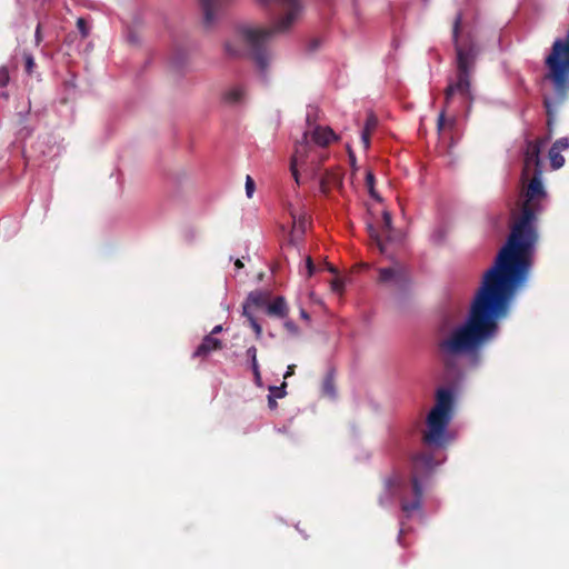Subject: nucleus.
Here are the masks:
<instances>
[{
    "label": "nucleus",
    "instance_id": "4be33fe9",
    "mask_svg": "<svg viewBox=\"0 0 569 569\" xmlns=\"http://www.w3.org/2000/svg\"><path fill=\"white\" fill-rule=\"evenodd\" d=\"M366 183H367V187L369 189V192H370L371 197L378 198L376 192H375V189H373L375 177H373V173L371 171L367 172Z\"/></svg>",
    "mask_w": 569,
    "mask_h": 569
},
{
    "label": "nucleus",
    "instance_id": "1a4fd4ad",
    "mask_svg": "<svg viewBox=\"0 0 569 569\" xmlns=\"http://www.w3.org/2000/svg\"><path fill=\"white\" fill-rule=\"evenodd\" d=\"M370 238L377 243L382 253L387 252V243L398 240L393 234L392 219L388 211L382 213V231L378 232L373 227H369Z\"/></svg>",
    "mask_w": 569,
    "mask_h": 569
},
{
    "label": "nucleus",
    "instance_id": "a211bd4d",
    "mask_svg": "<svg viewBox=\"0 0 569 569\" xmlns=\"http://www.w3.org/2000/svg\"><path fill=\"white\" fill-rule=\"evenodd\" d=\"M322 392H323V395H326L327 397H329L331 399L336 398V388H335L332 373H329L326 377V379L322 383Z\"/></svg>",
    "mask_w": 569,
    "mask_h": 569
},
{
    "label": "nucleus",
    "instance_id": "a878e982",
    "mask_svg": "<svg viewBox=\"0 0 569 569\" xmlns=\"http://www.w3.org/2000/svg\"><path fill=\"white\" fill-rule=\"evenodd\" d=\"M9 82V72L7 68L1 67L0 68V87L7 86Z\"/></svg>",
    "mask_w": 569,
    "mask_h": 569
},
{
    "label": "nucleus",
    "instance_id": "473e14b6",
    "mask_svg": "<svg viewBox=\"0 0 569 569\" xmlns=\"http://www.w3.org/2000/svg\"><path fill=\"white\" fill-rule=\"evenodd\" d=\"M293 373H295V365H290V366H288V368L283 375V378L287 379V378L291 377Z\"/></svg>",
    "mask_w": 569,
    "mask_h": 569
},
{
    "label": "nucleus",
    "instance_id": "2f4dec72",
    "mask_svg": "<svg viewBox=\"0 0 569 569\" xmlns=\"http://www.w3.org/2000/svg\"><path fill=\"white\" fill-rule=\"evenodd\" d=\"M370 134H371L370 132H366L363 130L361 132V141H362L365 149H368L370 146Z\"/></svg>",
    "mask_w": 569,
    "mask_h": 569
},
{
    "label": "nucleus",
    "instance_id": "aec40b11",
    "mask_svg": "<svg viewBox=\"0 0 569 569\" xmlns=\"http://www.w3.org/2000/svg\"><path fill=\"white\" fill-rule=\"evenodd\" d=\"M244 316L248 318V320L250 322V326L253 329L257 338H260L261 335H262L261 326L258 323V321L256 320V318L251 313H248V315H244Z\"/></svg>",
    "mask_w": 569,
    "mask_h": 569
},
{
    "label": "nucleus",
    "instance_id": "423d86ee",
    "mask_svg": "<svg viewBox=\"0 0 569 569\" xmlns=\"http://www.w3.org/2000/svg\"><path fill=\"white\" fill-rule=\"evenodd\" d=\"M307 129L301 140L297 141L295 152L290 162V170L297 183H299L298 168L308 162L311 164L322 161V154L316 148H325L338 140V136L328 126H319L310 122V114L307 116Z\"/></svg>",
    "mask_w": 569,
    "mask_h": 569
},
{
    "label": "nucleus",
    "instance_id": "f704fd0d",
    "mask_svg": "<svg viewBox=\"0 0 569 569\" xmlns=\"http://www.w3.org/2000/svg\"><path fill=\"white\" fill-rule=\"evenodd\" d=\"M268 405L270 409H274L277 407L276 398L273 396H268Z\"/></svg>",
    "mask_w": 569,
    "mask_h": 569
},
{
    "label": "nucleus",
    "instance_id": "c9c22d12",
    "mask_svg": "<svg viewBox=\"0 0 569 569\" xmlns=\"http://www.w3.org/2000/svg\"><path fill=\"white\" fill-rule=\"evenodd\" d=\"M221 331H222V326H221V325H218V326H216V327L211 330L210 335L213 337V335L220 333Z\"/></svg>",
    "mask_w": 569,
    "mask_h": 569
},
{
    "label": "nucleus",
    "instance_id": "a19ab883",
    "mask_svg": "<svg viewBox=\"0 0 569 569\" xmlns=\"http://www.w3.org/2000/svg\"><path fill=\"white\" fill-rule=\"evenodd\" d=\"M330 272L335 273L336 269L333 267H329Z\"/></svg>",
    "mask_w": 569,
    "mask_h": 569
},
{
    "label": "nucleus",
    "instance_id": "b1692460",
    "mask_svg": "<svg viewBox=\"0 0 569 569\" xmlns=\"http://www.w3.org/2000/svg\"><path fill=\"white\" fill-rule=\"evenodd\" d=\"M247 357L251 361V368H253L254 366H259L258 365V360H257V349H256V347H250V348L247 349Z\"/></svg>",
    "mask_w": 569,
    "mask_h": 569
},
{
    "label": "nucleus",
    "instance_id": "7ed1b4c3",
    "mask_svg": "<svg viewBox=\"0 0 569 569\" xmlns=\"http://www.w3.org/2000/svg\"><path fill=\"white\" fill-rule=\"evenodd\" d=\"M283 16L284 12L276 20L272 29L252 26L238 28L234 36L226 42L224 48L227 53L231 57H238L242 51L239 44H246L252 50V59L256 68L262 76H266L274 61V54L269 49L264 48L266 42L274 32H286L299 20L298 18L288 29L279 30L277 24Z\"/></svg>",
    "mask_w": 569,
    "mask_h": 569
},
{
    "label": "nucleus",
    "instance_id": "f3484780",
    "mask_svg": "<svg viewBox=\"0 0 569 569\" xmlns=\"http://www.w3.org/2000/svg\"><path fill=\"white\" fill-rule=\"evenodd\" d=\"M266 302V297L261 291H252L248 295L247 301L243 305V315H248L251 306L260 307Z\"/></svg>",
    "mask_w": 569,
    "mask_h": 569
},
{
    "label": "nucleus",
    "instance_id": "72a5a7b5",
    "mask_svg": "<svg viewBox=\"0 0 569 569\" xmlns=\"http://www.w3.org/2000/svg\"><path fill=\"white\" fill-rule=\"evenodd\" d=\"M445 126V112L441 111L438 117V129L441 130Z\"/></svg>",
    "mask_w": 569,
    "mask_h": 569
},
{
    "label": "nucleus",
    "instance_id": "e433bc0d",
    "mask_svg": "<svg viewBox=\"0 0 569 569\" xmlns=\"http://www.w3.org/2000/svg\"><path fill=\"white\" fill-rule=\"evenodd\" d=\"M405 531H406V525L403 521H401L399 537H398L399 541L401 540V536L405 533Z\"/></svg>",
    "mask_w": 569,
    "mask_h": 569
},
{
    "label": "nucleus",
    "instance_id": "ea45409f",
    "mask_svg": "<svg viewBox=\"0 0 569 569\" xmlns=\"http://www.w3.org/2000/svg\"><path fill=\"white\" fill-rule=\"evenodd\" d=\"M39 32H40V29H39V26L37 27V31H36V37L37 39H39Z\"/></svg>",
    "mask_w": 569,
    "mask_h": 569
},
{
    "label": "nucleus",
    "instance_id": "9b49d317",
    "mask_svg": "<svg viewBox=\"0 0 569 569\" xmlns=\"http://www.w3.org/2000/svg\"><path fill=\"white\" fill-rule=\"evenodd\" d=\"M546 143L547 141L545 140L528 142L523 161V171L526 174H528L531 169H533V172H537V170H541L539 154L542 148L546 146Z\"/></svg>",
    "mask_w": 569,
    "mask_h": 569
},
{
    "label": "nucleus",
    "instance_id": "7c9ffc66",
    "mask_svg": "<svg viewBox=\"0 0 569 569\" xmlns=\"http://www.w3.org/2000/svg\"><path fill=\"white\" fill-rule=\"evenodd\" d=\"M284 327L292 335H298L299 332L298 327L291 320L284 321Z\"/></svg>",
    "mask_w": 569,
    "mask_h": 569
},
{
    "label": "nucleus",
    "instance_id": "4468645a",
    "mask_svg": "<svg viewBox=\"0 0 569 569\" xmlns=\"http://www.w3.org/2000/svg\"><path fill=\"white\" fill-rule=\"evenodd\" d=\"M247 97L246 88L241 84L229 87L223 93V100L230 104H237L244 101Z\"/></svg>",
    "mask_w": 569,
    "mask_h": 569
},
{
    "label": "nucleus",
    "instance_id": "2eb2a0df",
    "mask_svg": "<svg viewBox=\"0 0 569 569\" xmlns=\"http://www.w3.org/2000/svg\"><path fill=\"white\" fill-rule=\"evenodd\" d=\"M267 312L270 316L284 318L288 315V306L283 297H277L272 302L268 303Z\"/></svg>",
    "mask_w": 569,
    "mask_h": 569
},
{
    "label": "nucleus",
    "instance_id": "39448f33",
    "mask_svg": "<svg viewBox=\"0 0 569 569\" xmlns=\"http://www.w3.org/2000/svg\"><path fill=\"white\" fill-rule=\"evenodd\" d=\"M460 28L461 17L458 16L455 20L452 30V37L457 52L458 78L456 82L449 83L446 90L447 102H449L453 94H460L467 99L472 98L469 74L479 50L473 41L472 32L468 31L466 36L460 37Z\"/></svg>",
    "mask_w": 569,
    "mask_h": 569
},
{
    "label": "nucleus",
    "instance_id": "c756f323",
    "mask_svg": "<svg viewBox=\"0 0 569 569\" xmlns=\"http://www.w3.org/2000/svg\"><path fill=\"white\" fill-rule=\"evenodd\" d=\"M252 369L253 376H254V382L258 387H262V379L260 373L259 366H254Z\"/></svg>",
    "mask_w": 569,
    "mask_h": 569
},
{
    "label": "nucleus",
    "instance_id": "dca6fc26",
    "mask_svg": "<svg viewBox=\"0 0 569 569\" xmlns=\"http://www.w3.org/2000/svg\"><path fill=\"white\" fill-rule=\"evenodd\" d=\"M292 216V220H293V226H292V231H291V240H295V239H298L300 238L305 231H306V228H307V218L302 214H296V213H291Z\"/></svg>",
    "mask_w": 569,
    "mask_h": 569
},
{
    "label": "nucleus",
    "instance_id": "f03ea898",
    "mask_svg": "<svg viewBox=\"0 0 569 569\" xmlns=\"http://www.w3.org/2000/svg\"><path fill=\"white\" fill-rule=\"evenodd\" d=\"M436 463L429 455H420L412 462V479L408 485L400 475H393L385 481L388 496L380 497V503L386 505L391 497L397 496L401 501V510L407 518L421 510L425 479L433 470Z\"/></svg>",
    "mask_w": 569,
    "mask_h": 569
},
{
    "label": "nucleus",
    "instance_id": "ddd939ff",
    "mask_svg": "<svg viewBox=\"0 0 569 569\" xmlns=\"http://www.w3.org/2000/svg\"><path fill=\"white\" fill-rule=\"evenodd\" d=\"M222 346L221 341L211 335H208L203 338L202 342L194 350L193 357H206L210 352L220 349Z\"/></svg>",
    "mask_w": 569,
    "mask_h": 569
},
{
    "label": "nucleus",
    "instance_id": "f257e3e1",
    "mask_svg": "<svg viewBox=\"0 0 569 569\" xmlns=\"http://www.w3.org/2000/svg\"><path fill=\"white\" fill-rule=\"evenodd\" d=\"M541 174L542 170L533 172L521 217L495 263L483 273L465 322L453 328L439 343L440 356L447 367L458 362L461 367L478 365L479 351L497 336L499 321L508 317L518 290L528 280L538 241L537 214L545 209L547 199Z\"/></svg>",
    "mask_w": 569,
    "mask_h": 569
},
{
    "label": "nucleus",
    "instance_id": "9d476101",
    "mask_svg": "<svg viewBox=\"0 0 569 569\" xmlns=\"http://www.w3.org/2000/svg\"><path fill=\"white\" fill-rule=\"evenodd\" d=\"M408 280V269L396 261L391 266L379 269V281L387 284L402 286Z\"/></svg>",
    "mask_w": 569,
    "mask_h": 569
},
{
    "label": "nucleus",
    "instance_id": "cd10ccee",
    "mask_svg": "<svg viewBox=\"0 0 569 569\" xmlns=\"http://www.w3.org/2000/svg\"><path fill=\"white\" fill-rule=\"evenodd\" d=\"M24 60H26V71L28 73H31L32 70H33V67H34V59L31 54H24Z\"/></svg>",
    "mask_w": 569,
    "mask_h": 569
},
{
    "label": "nucleus",
    "instance_id": "5701e85b",
    "mask_svg": "<svg viewBox=\"0 0 569 569\" xmlns=\"http://www.w3.org/2000/svg\"><path fill=\"white\" fill-rule=\"evenodd\" d=\"M254 189H256V186H254L253 179L250 176H247V178H246V194L248 198H252V196L254 193Z\"/></svg>",
    "mask_w": 569,
    "mask_h": 569
},
{
    "label": "nucleus",
    "instance_id": "412c9836",
    "mask_svg": "<svg viewBox=\"0 0 569 569\" xmlns=\"http://www.w3.org/2000/svg\"><path fill=\"white\" fill-rule=\"evenodd\" d=\"M377 124H378V119L373 114H369L366 120L363 131L371 133L376 129Z\"/></svg>",
    "mask_w": 569,
    "mask_h": 569
},
{
    "label": "nucleus",
    "instance_id": "20e7f679",
    "mask_svg": "<svg viewBox=\"0 0 569 569\" xmlns=\"http://www.w3.org/2000/svg\"><path fill=\"white\" fill-rule=\"evenodd\" d=\"M548 73L546 78L553 87V97H545V107L548 113V126L551 124L557 108L569 93V30L565 39H556L550 54L546 58Z\"/></svg>",
    "mask_w": 569,
    "mask_h": 569
},
{
    "label": "nucleus",
    "instance_id": "6e6552de",
    "mask_svg": "<svg viewBox=\"0 0 569 569\" xmlns=\"http://www.w3.org/2000/svg\"><path fill=\"white\" fill-rule=\"evenodd\" d=\"M263 4H277L284 9V16L277 24L279 30L288 29L302 14L300 0H259ZM206 23H212L221 8V0H200Z\"/></svg>",
    "mask_w": 569,
    "mask_h": 569
},
{
    "label": "nucleus",
    "instance_id": "bb28decb",
    "mask_svg": "<svg viewBox=\"0 0 569 569\" xmlns=\"http://www.w3.org/2000/svg\"><path fill=\"white\" fill-rule=\"evenodd\" d=\"M305 269H306V272H307V277H311L315 271H316V267L312 262V259L310 257L307 258L306 260V264H305Z\"/></svg>",
    "mask_w": 569,
    "mask_h": 569
},
{
    "label": "nucleus",
    "instance_id": "f8f14e48",
    "mask_svg": "<svg viewBox=\"0 0 569 569\" xmlns=\"http://www.w3.org/2000/svg\"><path fill=\"white\" fill-rule=\"evenodd\" d=\"M569 149V138L563 137L553 142L549 150L550 166L553 170H558L565 164V158L561 154L562 151Z\"/></svg>",
    "mask_w": 569,
    "mask_h": 569
},
{
    "label": "nucleus",
    "instance_id": "c85d7f7f",
    "mask_svg": "<svg viewBox=\"0 0 569 569\" xmlns=\"http://www.w3.org/2000/svg\"><path fill=\"white\" fill-rule=\"evenodd\" d=\"M331 290L337 293H341L343 290V282L340 279H333L331 281Z\"/></svg>",
    "mask_w": 569,
    "mask_h": 569
},
{
    "label": "nucleus",
    "instance_id": "393cba45",
    "mask_svg": "<svg viewBox=\"0 0 569 569\" xmlns=\"http://www.w3.org/2000/svg\"><path fill=\"white\" fill-rule=\"evenodd\" d=\"M77 27H78V30H79V32L81 33V36H82L83 38L88 37V34H89V29L87 28V24H86V20H84V19L79 18V19L77 20Z\"/></svg>",
    "mask_w": 569,
    "mask_h": 569
},
{
    "label": "nucleus",
    "instance_id": "0eeeda50",
    "mask_svg": "<svg viewBox=\"0 0 569 569\" xmlns=\"http://www.w3.org/2000/svg\"><path fill=\"white\" fill-rule=\"evenodd\" d=\"M455 393L449 388H440L436 393V403L427 416L426 443L443 447L450 441L448 426L453 417Z\"/></svg>",
    "mask_w": 569,
    "mask_h": 569
},
{
    "label": "nucleus",
    "instance_id": "6ab92c4d",
    "mask_svg": "<svg viewBox=\"0 0 569 569\" xmlns=\"http://www.w3.org/2000/svg\"><path fill=\"white\" fill-rule=\"evenodd\" d=\"M286 388H287V383L286 382H283L279 387L270 386L269 387V392H270L269 396H273L276 399H281V398H283L287 395Z\"/></svg>",
    "mask_w": 569,
    "mask_h": 569
},
{
    "label": "nucleus",
    "instance_id": "58836bf2",
    "mask_svg": "<svg viewBox=\"0 0 569 569\" xmlns=\"http://www.w3.org/2000/svg\"><path fill=\"white\" fill-rule=\"evenodd\" d=\"M234 266H236L237 269H241L243 267V262L240 259H237L234 261Z\"/></svg>",
    "mask_w": 569,
    "mask_h": 569
},
{
    "label": "nucleus",
    "instance_id": "4c0bfd02",
    "mask_svg": "<svg viewBox=\"0 0 569 569\" xmlns=\"http://www.w3.org/2000/svg\"><path fill=\"white\" fill-rule=\"evenodd\" d=\"M300 317H301L302 319H305V320H309V319H310V317H309L308 312H307L305 309H301V310H300Z\"/></svg>",
    "mask_w": 569,
    "mask_h": 569
}]
</instances>
